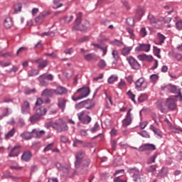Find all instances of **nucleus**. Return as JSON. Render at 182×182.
<instances>
[{"label":"nucleus","mask_w":182,"mask_h":182,"mask_svg":"<svg viewBox=\"0 0 182 182\" xmlns=\"http://www.w3.org/2000/svg\"><path fill=\"white\" fill-rule=\"evenodd\" d=\"M161 90H168L171 93H174L176 95L174 96L175 99L178 100L179 102H182V94L181 90L177 88V86L173 84H168L166 85H162L161 87Z\"/></svg>","instance_id":"f03ea898"},{"label":"nucleus","mask_w":182,"mask_h":182,"mask_svg":"<svg viewBox=\"0 0 182 182\" xmlns=\"http://www.w3.org/2000/svg\"><path fill=\"white\" fill-rule=\"evenodd\" d=\"M41 117H39L38 115H37L36 113H35L34 114L31 115L29 117V122H31L32 123V124H35V123H38V122L41 120Z\"/></svg>","instance_id":"cd10ccee"},{"label":"nucleus","mask_w":182,"mask_h":182,"mask_svg":"<svg viewBox=\"0 0 182 182\" xmlns=\"http://www.w3.org/2000/svg\"><path fill=\"white\" fill-rule=\"evenodd\" d=\"M127 60L132 69H133L134 70H140V68H141V65H140V63H139V61H137V60H136V58H134L132 55L127 57Z\"/></svg>","instance_id":"423d86ee"},{"label":"nucleus","mask_w":182,"mask_h":182,"mask_svg":"<svg viewBox=\"0 0 182 182\" xmlns=\"http://www.w3.org/2000/svg\"><path fill=\"white\" fill-rule=\"evenodd\" d=\"M36 109V113L37 115L39 116L42 119V117L45 116L46 114V108L44 107H38L37 108H34Z\"/></svg>","instance_id":"412c9836"},{"label":"nucleus","mask_w":182,"mask_h":182,"mask_svg":"<svg viewBox=\"0 0 182 182\" xmlns=\"http://www.w3.org/2000/svg\"><path fill=\"white\" fill-rule=\"evenodd\" d=\"M52 147H53V143L49 144L45 148L43 151H49V150H52Z\"/></svg>","instance_id":"774afa93"},{"label":"nucleus","mask_w":182,"mask_h":182,"mask_svg":"<svg viewBox=\"0 0 182 182\" xmlns=\"http://www.w3.org/2000/svg\"><path fill=\"white\" fill-rule=\"evenodd\" d=\"M170 56H171L172 58H175V59L178 60V61L182 59L181 54L174 52L170 53Z\"/></svg>","instance_id":"37998d69"},{"label":"nucleus","mask_w":182,"mask_h":182,"mask_svg":"<svg viewBox=\"0 0 182 182\" xmlns=\"http://www.w3.org/2000/svg\"><path fill=\"white\" fill-rule=\"evenodd\" d=\"M117 76L116 75H111L108 80H107V82L109 83V85H113V83H114V82H117Z\"/></svg>","instance_id":"79ce46f5"},{"label":"nucleus","mask_w":182,"mask_h":182,"mask_svg":"<svg viewBox=\"0 0 182 182\" xmlns=\"http://www.w3.org/2000/svg\"><path fill=\"white\" fill-rule=\"evenodd\" d=\"M82 22V13L80 12L77 14V17L75 19V25L73 27V31H87V28H89L90 23L89 21L85 20L84 23L80 24Z\"/></svg>","instance_id":"f257e3e1"},{"label":"nucleus","mask_w":182,"mask_h":182,"mask_svg":"<svg viewBox=\"0 0 182 182\" xmlns=\"http://www.w3.org/2000/svg\"><path fill=\"white\" fill-rule=\"evenodd\" d=\"M150 80H151V82H152L153 83H156V82L159 80V75L153 74L152 75L150 76Z\"/></svg>","instance_id":"5fc2aeb1"},{"label":"nucleus","mask_w":182,"mask_h":182,"mask_svg":"<svg viewBox=\"0 0 182 182\" xmlns=\"http://www.w3.org/2000/svg\"><path fill=\"white\" fill-rule=\"evenodd\" d=\"M135 89L136 90H144L147 89V82L144 77H140L135 82Z\"/></svg>","instance_id":"1a4fd4ad"},{"label":"nucleus","mask_w":182,"mask_h":182,"mask_svg":"<svg viewBox=\"0 0 182 182\" xmlns=\"http://www.w3.org/2000/svg\"><path fill=\"white\" fill-rule=\"evenodd\" d=\"M158 156H159V154L156 153L149 159H148L147 164H152V163H156V159H157Z\"/></svg>","instance_id":"e433bc0d"},{"label":"nucleus","mask_w":182,"mask_h":182,"mask_svg":"<svg viewBox=\"0 0 182 182\" xmlns=\"http://www.w3.org/2000/svg\"><path fill=\"white\" fill-rule=\"evenodd\" d=\"M43 101L42 100V98H38L36 102V105L34 109H38V107H41V105H43Z\"/></svg>","instance_id":"6e6d98bb"},{"label":"nucleus","mask_w":182,"mask_h":182,"mask_svg":"<svg viewBox=\"0 0 182 182\" xmlns=\"http://www.w3.org/2000/svg\"><path fill=\"white\" fill-rule=\"evenodd\" d=\"M41 86H48V81L46 78L43 77V75H40L38 78Z\"/></svg>","instance_id":"58836bf2"},{"label":"nucleus","mask_w":182,"mask_h":182,"mask_svg":"<svg viewBox=\"0 0 182 182\" xmlns=\"http://www.w3.org/2000/svg\"><path fill=\"white\" fill-rule=\"evenodd\" d=\"M33 63H38V70H42V69H45L46 66L49 65V60H43L42 58H37L35 60H33Z\"/></svg>","instance_id":"9d476101"},{"label":"nucleus","mask_w":182,"mask_h":182,"mask_svg":"<svg viewBox=\"0 0 182 182\" xmlns=\"http://www.w3.org/2000/svg\"><path fill=\"white\" fill-rule=\"evenodd\" d=\"M112 55L114 60H119V51L117 50H112Z\"/></svg>","instance_id":"bf43d9fd"},{"label":"nucleus","mask_w":182,"mask_h":182,"mask_svg":"<svg viewBox=\"0 0 182 182\" xmlns=\"http://www.w3.org/2000/svg\"><path fill=\"white\" fill-rule=\"evenodd\" d=\"M87 105V101H85V100L82 101L75 105V109L76 110H80V109H83L84 107L85 109H90V107H88Z\"/></svg>","instance_id":"bb28decb"},{"label":"nucleus","mask_w":182,"mask_h":182,"mask_svg":"<svg viewBox=\"0 0 182 182\" xmlns=\"http://www.w3.org/2000/svg\"><path fill=\"white\" fill-rule=\"evenodd\" d=\"M9 114H11V112H9V108H5L4 110L3 111L1 119L2 117H6V116H9Z\"/></svg>","instance_id":"69168bd1"},{"label":"nucleus","mask_w":182,"mask_h":182,"mask_svg":"<svg viewBox=\"0 0 182 182\" xmlns=\"http://www.w3.org/2000/svg\"><path fill=\"white\" fill-rule=\"evenodd\" d=\"M31 133L34 135V137L39 138L41 136H42L41 132L40 131H38L37 129H34L31 131Z\"/></svg>","instance_id":"4d7b16f0"},{"label":"nucleus","mask_w":182,"mask_h":182,"mask_svg":"<svg viewBox=\"0 0 182 182\" xmlns=\"http://www.w3.org/2000/svg\"><path fill=\"white\" fill-rule=\"evenodd\" d=\"M32 152L29 150H27L23 153L21 155V161H26V163H29L31 160L32 159Z\"/></svg>","instance_id":"dca6fc26"},{"label":"nucleus","mask_w":182,"mask_h":182,"mask_svg":"<svg viewBox=\"0 0 182 182\" xmlns=\"http://www.w3.org/2000/svg\"><path fill=\"white\" fill-rule=\"evenodd\" d=\"M119 89H124L126 87V81L124 80L121 79L120 82L118 83Z\"/></svg>","instance_id":"864d4df0"},{"label":"nucleus","mask_w":182,"mask_h":182,"mask_svg":"<svg viewBox=\"0 0 182 182\" xmlns=\"http://www.w3.org/2000/svg\"><path fill=\"white\" fill-rule=\"evenodd\" d=\"M15 134V128L11 129L5 136V139L8 140V139H11V137H14Z\"/></svg>","instance_id":"a18cd8bd"},{"label":"nucleus","mask_w":182,"mask_h":182,"mask_svg":"<svg viewBox=\"0 0 182 182\" xmlns=\"http://www.w3.org/2000/svg\"><path fill=\"white\" fill-rule=\"evenodd\" d=\"M109 43L110 45H113L114 46H118L119 48H120V46H123L124 45L123 41H122V40H117V39L110 41Z\"/></svg>","instance_id":"72a5a7b5"},{"label":"nucleus","mask_w":182,"mask_h":182,"mask_svg":"<svg viewBox=\"0 0 182 182\" xmlns=\"http://www.w3.org/2000/svg\"><path fill=\"white\" fill-rule=\"evenodd\" d=\"M46 16V14H45V13L40 14L39 16L36 18V22H37V23L40 22Z\"/></svg>","instance_id":"13d9d810"},{"label":"nucleus","mask_w":182,"mask_h":182,"mask_svg":"<svg viewBox=\"0 0 182 182\" xmlns=\"http://www.w3.org/2000/svg\"><path fill=\"white\" fill-rule=\"evenodd\" d=\"M154 150H156V146L153 144H144L141 146H139V151L143 152V151H154Z\"/></svg>","instance_id":"ddd939ff"},{"label":"nucleus","mask_w":182,"mask_h":182,"mask_svg":"<svg viewBox=\"0 0 182 182\" xmlns=\"http://www.w3.org/2000/svg\"><path fill=\"white\" fill-rule=\"evenodd\" d=\"M21 150V146H14L9 154V157H18Z\"/></svg>","instance_id":"aec40b11"},{"label":"nucleus","mask_w":182,"mask_h":182,"mask_svg":"<svg viewBox=\"0 0 182 182\" xmlns=\"http://www.w3.org/2000/svg\"><path fill=\"white\" fill-rule=\"evenodd\" d=\"M129 173L132 175L133 181L135 182H145L146 181V176L141 173L139 168L134 167L129 168Z\"/></svg>","instance_id":"7ed1b4c3"},{"label":"nucleus","mask_w":182,"mask_h":182,"mask_svg":"<svg viewBox=\"0 0 182 182\" xmlns=\"http://www.w3.org/2000/svg\"><path fill=\"white\" fill-rule=\"evenodd\" d=\"M157 38L159 41V45H162L163 43H164V41H166V37L164 36V35L161 34V33H158Z\"/></svg>","instance_id":"ea45409f"},{"label":"nucleus","mask_w":182,"mask_h":182,"mask_svg":"<svg viewBox=\"0 0 182 182\" xmlns=\"http://www.w3.org/2000/svg\"><path fill=\"white\" fill-rule=\"evenodd\" d=\"M138 134H139V136H141V137H144L145 139H150V134H149V132H147V131L146 130L138 132Z\"/></svg>","instance_id":"49530a36"},{"label":"nucleus","mask_w":182,"mask_h":182,"mask_svg":"<svg viewBox=\"0 0 182 182\" xmlns=\"http://www.w3.org/2000/svg\"><path fill=\"white\" fill-rule=\"evenodd\" d=\"M21 137L22 139H24V140H31V139H33V137H35L33 135V133H32V131L31 132H26L21 134Z\"/></svg>","instance_id":"393cba45"},{"label":"nucleus","mask_w":182,"mask_h":182,"mask_svg":"<svg viewBox=\"0 0 182 182\" xmlns=\"http://www.w3.org/2000/svg\"><path fill=\"white\" fill-rule=\"evenodd\" d=\"M22 114H27L31 110V105L28 101H23V104L21 105Z\"/></svg>","instance_id":"a211bd4d"},{"label":"nucleus","mask_w":182,"mask_h":182,"mask_svg":"<svg viewBox=\"0 0 182 182\" xmlns=\"http://www.w3.org/2000/svg\"><path fill=\"white\" fill-rule=\"evenodd\" d=\"M79 144H82V147H92V142H83V141L80 139H75L73 141V147H77Z\"/></svg>","instance_id":"f3484780"},{"label":"nucleus","mask_w":182,"mask_h":182,"mask_svg":"<svg viewBox=\"0 0 182 182\" xmlns=\"http://www.w3.org/2000/svg\"><path fill=\"white\" fill-rule=\"evenodd\" d=\"M23 93L26 95H33V93H36V88H29V87H25Z\"/></svg>","instance_id":"2f4dec72"},{"label":"nucleus","mask_w":182,"mask_h":182,"mask_svg":"<svg viewBox=\"0 0 182 182\" xmlns=\"http://www.w3.org/2000/svg\"><path fill=\"white\" fill-rule=\"evenodd\" d=\"M149 129L150 130H152L154 134H156L158 137H159V139L163 138V133L159 128H156V127H154V125L151 124Z\"/></svg>","instance_id":"5701e85b"},{"label":"nucleus","mask_w":182,"mask_h":182,"mask_svg":"<svg viewBox=\"0 0 182 182\" xmlns=\"http://www.w3.org/2000/svg\"><path fill=\"white\" fill-rule=\"evenodd\" d=\"M132 108H130L125 116V118L122 120V126L123 127H127V126H130L132 122H133V114H132Z\"/></svg>","instance_id":"6e6552de"},{"label":"nucleus","mask_w":182,"mask_h":182,"mask_svg":"<svg viewBox=\"0 0 182 182\" xmlns=\"http://www.w3.org/2000/svg\"><path fill=\"white\" fill-rule=\"evenodd\" d=\"M89 164H90V159H87L82 162V168H86V167H89Z\"/></svg>","instance_id":"680f3d73"},{"label":"nucleus","mask_w":182,"mask_h":182,"mask_svg":"<svg viewBox=\"0 0 182 182\" xmlns=\"http://www.w3.org/2000/svg\"><path fill=\"white\" fill-rule=\"evenodd\" d=\"M4 26L6 29H9L10 28H12V26H14V21H12V18L11 17L6 18L4 21Z\"/></svg>","instance_id":"4be33fe9"},{"label":"nucleus","mask_w":182,"mask_h":182,"mask_svg":"<svg viewBox=\"0 0 182 182\" xmlns=\"http://www.w3.org/2000/svg\"><path fill=\"white\" fill-rule=\"evenodd\" d=\"M55 166L58 170H60V171H63V173L65 174H69V168L62 166V164L59 162L57 163Z\"/></svg>","instance_id":"c85d7f7f"},{"label":"nucleus","mask_w":182,"mask_h":182,"mask_svg":"<svg viewBox=\"0 0 182 182\" xmlns=\"http://www.w3.org/2000/svg\"><path fill=\"white\" fill-rule=\"evenodd\" d=\"M145 170L147 173H154L157 170V165H151L145 168Z\"/></svg>","instance_id":"c9c22d12"},{"label":"nucleus","mask_w":182,"mask_h":182,"mask_svg":"<svg viewBox=\"0 0 182 182\" xmlns=\"http://www.w3.org/2000/svg\"><path fill=\"white\" fill-rule=\"evenodd\" d=\"M100 128V125H99V123L95 122L93 127L90 129V132L91 133H96V132H97V130H99Z\"/></svg>","instance_id":"09e8293b"},{"label":"nucleus","mask_w":182,"mask_h":182,"mask_svg":"<svg viewBox=\"0 0 182 182\" xmlns=\"http://www.w3.org/2000/svg\"><path fill=\"white\" fill-rule=\"evenodd\" d=\"M150 48H151L150 44L139 43L135 48V52H150Z\"/></svg>","instance_id":"f8f14e48"},{"label":"nucleus","mask_w":182,"mask_h":182,"mask_svg":"<svg viewBox=\"0 0 182 182\" xmlns=\"http://www.w3.org/2000/svg\"><path fill=\"white\" fill-rule=\"evenodd\" d=\"M68 141H69V139L68 138V136H66L65 135H62L60 136V142L61 143H68Z\"/></svg>","instance_id":"338daca9"},{"label":"nucleus","mask_w":182,"mask_h":182,"mask_svg":"<svg viewBox=\"0 0 182 182\" xmlns=\"http://www.w3.org/2000/svg\"><path fill=\"white\" fill-rule=\"evenodd\" d=\"M53 95H55V90L53 89H45L42 92L43 96H47L48 97H52Z\"/></svg>","instance_id":"c756f323"},{"label":"nucleus","mask_w":182,"mask_h":182,"mask_svg":"<svg viewBox=\"0 0 182 182\" xmlns=\"http://www.w3.org/2000/svg\"><path fill=\"white\" fill-rule=\"evenodd\" d=\"M85 114H86V111H82L77 113V116L78 117V120L82 124H90V123L92 122V117Z\"/></svg>","instance_id":"39448f33"},{"label":"nucleus","mask_w":182,"mask_h":182,"mask_svg":"<svg viewBox=\"0 0 182 182\" xmlns=\"http://www.w3.org/2000/svg\"><path fill=\"white\" fill-rule=\"evenodd\" d=\"M53 129L57 130L58 133H62V132H66L69 130V127L66 124V122L60 119L57 122H54L52 125Z\"/></svg>","instance_id":"20e7f679"},{"label":"nucleus","mask_w":182,"mask_h":182,"mask_svg":"<svg viewBox=\"0 0 182 182\" xmlns=\"http://www.w3.org/2000/svg\"><path fill=\"white\" fill-rule=\"evenodd\" d=\"M166 106L169 110H176L177 109V104L172 98H168L166 101Z\"/></svg>","instance_id":"2eb2a0df"},{"label":"nucleus","mask_w":182,"mask_h":182,"mask_svg":"<svg viewBox=\"0 0 182 182\" xmlns=\"http://www.w3.org/2000/svg\"><path fill=\"white\" fill-rule=\"evenodd\" d=\"M62 1L65 0H53L54 6L53 7V9H58V8H61V6H63V4L60 3Z\"/></svg>","instance_id":"f704fd0d"},{"label":"nucleus","mask_w":182,"mask_h":182,"mask_svg":"<svg viewBox=\"0 0 182 182\" xmlns=\"http://www.w3.org/2000/svg\"><path fill=\"white\" fill-rule=\"evenodd\" d=\"M147 100V95L146 94H141L138 97L139 103H143V102H146Z\"/></svg>","instance_id":"c03bdc74"},{"label":"nucleus","mask_w":182,"mask_h":182,"mask_svg":"<svg viewBox=\"0 0 182 182\" xmlns=\"http://www.w3.org/2000/svg\"><path fill=\"white\" fill-rule=\"evenodd\" d=\"M77 93H81L80 97L81 99H85V97H87L90 95V88L89 87H82L77 90Z\"/></svg>","instance_id":"4468645a"},{"label":"nucleus","mask_w":182,"mask_h":182,"mask_svg":"<svg viewBox=\"0 0 182 182\" xmlns=\"http://www.w3.org/2000/svg\"><path fill=\"white\" fill-rule=\"evenodd\" d=\"M127 95L129 96V99L134 102V103H136V95L133 94V92L131 90H129L127 92Z\"/></svg>","instance_id":"8fccbe9b"},{"label":"nucleus","mask_w":182,"mask_h":182,"mask_svg":"<svg viewBox=\"0 0 182 182\" xmlns=\"http://www.w3.org/2000/svg\"><path fill=\"white\" fill-rule=\"evenodd\" d=\"M144 12L145 11L144 9H138L136 10V16H139V18H137L138 21H140V19H141L143 15H144Z\"/></svg>","instance_id":"a19ab883"},{"label":"nucleus","mask_w":182,"mask_h":182,"mask_svg":"<svg viewBox=\"0 0 182 182\" xmlns=\"http://www.w3.org/2000/svg\"><path fill=\"white\" fill-rule=\"evenodd\" d=\"M90 39V37L89 36H84V37H82L80 38L77 42L78 43H83V42H87V41H89Z\"/></svg>","instance_id":"052dcab7"},{"label":"nucleus","mask_w":182,"mask_h":182,"mask_svg":"<svg viewBox=\"0 0 182 182\" xmlns=\"http://www.w3.org/2000/svg\"><path fill=\"white\" fill-rule=\"evenodd\" d=\"M148 20L149 21L150 23L154 24V23H159L160 22V20L157 18H155L153 14H149L148 16Z\"/></svg>","instance_id":"473e14b6"},{"label":"nucleus","mask_w":182,"mask_h":182,"mask_svg":"<svg viewBox=\"0 0 182 182\" xmlns=\"http://www.w3.org/2000/svg\"><path fill=\"white\" fill-rule=\"evenodd\" d=\"M54 92L55 95H57L58 96H63V95H66V93H68V89L63 86H58L54 90Z\"/></svg>","instance_id":"6ab92c4d"},{"label":"nucleus","mask_w":182,"mask_h":182,"mask_svg":"<svg viewBox=\"0 0 182 182\" xmlns=\"http://www.w3.org/2000/svg\"><path fill=\"white\" fill-rule=\"evenodd\" d=\"M126 22L129 26H134V18L129 17L127 18Z\"/></svg>","instance_id":"603ef678"},{"label":"nucleus","mask_w":182,"mask_h":182,"mask_svg":"<svg viewBox=\"0 0 182 182\" xmlns=\"http://www.w3.org/2000/svg\"><path fill=\"white\" fill-rule=\"evenodd\" d=\"M85 102H87V107H90V108H85L87 110H90V109H93V107H95V102L92 101V100L87 99L85 100Z\"/></svg>","instance_id":"4c0bfd02"},{"label":"nucleus","mask_w":182,"mask_h":182,"mask_svg":"<svg viewBox=\"0 0 182 182\" xmlns=\"http://www.w3.org/2000/svg\"><path fill=\"white\" fill-rule=\"evenodd\" d=\"M28 77H33L35 76H38L39 75L38 69H31L27 72Z\"/></svg>","instance_id":"7c9ffc66"},{"label":"nucleus","mask_w":182,"mask_h":182,"mask_svg":"<svg viewBox=\"0 0 182 182\" xmlns=\"http://www.w3.org/2000/svg\"><path fill=\"white\" fill-rule=\"evenodd\" d=\"M41 76H43V78H45L47 80H53V75H52V74H43L41 75Z\"/></svg>","instance_id":"0e129e2a"},{"label":"nucleus","mask_w":182,"mask_h":182,"mask_svg":"<svg viewBox=\"0 0 182 182\" xmlns=\"http://www.w3.org/2000/svg\"><path fill=\"white\" fill-rule=\"evenodd\" d=\"M133 50V46H124V48L121 50V53L123 56H129L130 52Z\"/></svg>","instance_id":"b1692460"},{"label":"nucleus","mask_w":182,"mask_h":182,"mask_svg":"<svg viewBox=\"0 0 182 182\" xmlns=\"http://www.w3.org/2000/svg\"><path fill=\"white\" fill-rule=\"evenodd\" d=\"M68 103V100L60 97L57 99V106L58 109H60L61 112H65L66 109V104Z\"/></svg>","instance_id":"9b49d317"},{"label":"nucleus","mask_w":182,"mask_h":182,"mask_svg":"<svg viewBox=\"0 0 182 182\" xmlns=\"http://www.w3.org/2000/svg\"><path fill=\"white\" fill-rule=\"evenodd\" d=\"M97 66L100 69H105V67L107 66L106 61L105 60H100L97 64Z\"/></svg>","instance_id":"3c124183"},{"label":"nucleus","mask_w":182,"mask_h":182,"mask_svg":"<svg viewBox=\"0 0 182 182\" xmlns=\"http://www.w3.org/2000/svg\"><path fill=\"white\" fill-rule=\"evenodd\" d=\"M161 50L156 46H154V53L155 56H157L159 59H161V55H160Z\"/></svg>","instance_id":"de8ad7c7"},{"label":"nucleus","mask_w":182,"mask_h":182,"mask_svg":"<svg viewBox=\"0 0 182 182\" xmlns=\"http://www.w3.org/2000/svg\"><path fill=\"white\" fill-rule=\"evenodd\" d=\"M100 49L103 52L102 56H105L107 53V45H103Z\"/></svg>","instance_id":"e2e57ef3"},{"label":"nucleus","mask_w":182,"mask_h":182,"mask_svg":"<svg viewBox=\"0 0 182 182\" xmlns=\"http://www.w3.org/2000/svg\"><path fill=\"white\" fill-rule=\"evenodd\" d=\"M85 154V151H80L75 154V166L76 168H79L80 166H82V162L83 161V158Z\"/></svg>","instance_id":"0eeeda50"},{"label":"nucleus","mask_w":182,"mask_h":182,"mask_svg":"<svg viewBox=\"0 0 182 182\" xmlns=\"http://www.w3.org/2000/svg\"><path fill=\"white\" fill-rule=\"evenodd\" d=\"M84 59L87 60V62H90V60H97L99 57L95 53H89L84 56Z\"/></svg>","instance_id":"a878e982"}]
</instances>
